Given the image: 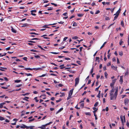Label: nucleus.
Returning <instances> with one entry per match:
<instances>
[{
    "instance_id": "1",
    "label": "nucleus",
    "mask_w": 129,
    "mask_h": 129,
    "mask_svg": "<svg viewBox=\"0 0 129 129\" xmlns=\"http://www.w3.org/2000/svg\"><path fill=\"white\" fill-rule=\"evenodd\" d=\"M73 89H72L70 90L69 91V95L68 98H67V100H68L70 99L72 97L71 96L72 95L73 92Z\"/></svg>"
},
{
    "instance_id": "2",
    "label": "nucleus",
    "mask_w": 129,
    "mask_h": 129,
    "mask_svg": "<svg viewBox=\"0 0 129 129\" xmlns=\"http://www.w3.org/2000/svg\"><path fill=\"white\" fill-rule=\"evenodd\" d=\"M117 95H116L114 93V94L110 96V99L111 100H116V97Z\"/></svg>"
},
{
    "instance_id": "3",
    "label": "nucleus",
    "mask_w": 129,
    "mask_h": 129,
    "mask_svg": "<svg viewBox=\"0 0 129 129\" xmlns=\"http://www.w3.org/2000/svg\"><path fill=\"white\" fill-rule=\"evenodd\" d=\"M45 66H43L41 68H33V70H35V71H37L38 70H42L43 68H45Z\"/></svg>"
},
{
    "instance_id": "4",
    "label": "nucleus",
    "mask_w": 129,
    "mask_h": 129,
    "mask_svg": "<svg viewBox=\"0 0 129 129\" xmlns=\"http://www.w3.org/2000/svg\"><path fill=\"white\" fill-rule=\"evenodd\" d=\"M79 78H76L75 79V86H76V85L78 84L79 82Z\"/></svg>"
},
{
    "instance_id": "5",
    "label": "nucleus",
    "mask_w": 129,
    "mask_h": 129,
    "mask_svg": "<svg viewBox=\"0 0 129 129\" xmlns=\"http://www.w3.org/2000/svg\"><path fill=\"white\" fill-rule=\"evenodd\" d=\"M20 127L22 128H26L27 129H28V127L24 124H22V125L20 126Z\"/></svg>"
},
{
    "instance_id": "6",
    "label": "nucleus",
    "mask_w": 129,
    "mask_h": 129,
    "mask_svg": "<svg viewBox=\"0 0 129 129\" xmlns=\"http://www.w3.org/2000/svg\"><path fill=\"white\" fill-rule=\"evenodd\" d=\"M114 15H115V16L114 17V19L113 20L114 21L115 20H116L118 17L119 15V14H115Z\"/></svg>"
},
{
    "instance_id": "7",
    "label": "nucleus",
    "mask_w": 129,
    "mask_h": 129,
    "mask_svg": "<svg viewBox=\"0 0 129 129\" xmlns=\"http://www.w3.org/2000/svg\"><path fill=\"white\" fill-rule=\"evenodd\" d=\"M118 87H117L115 88V92L114 93L115 94H116V95H117L118 92Z\"/></svg>"
},
{
    "instance_id": "8",
    "label": "nucleus",
    "mask_w": 129,
    "mask_h": 129,
    "mask_svg": "<svg viewBox=\"0 0 129 129\" xmlns=\"http://www.w3.org/2000/svg\"><path fill=\"white\" fill-rule=\"evenodd\" d=\"M120 118L121 119V120L122 122V124L123 126H124V122L123 121V116L122 115H121L120 116Z\"/></svg>"
},
{
    "instance_id": "9",
    "label": "nucleus",
    "mask_w": 129,
    "mask_h": 129,
    "mask_svg": "<svg viewBox=\"0 0 129 129\" xmlns=\"http://www.w3.org/2000/svg\"><path fill=\"white\" fill-rule=\"evenodd\" d=\"M129 101V100L127 99H126L124 100V103L125 105H126L128 103V101Z\"/></svg>"
},
{
    "instance_id": "10",
    "label": "nucleus",
    "mask_w": 129,
    "mask_h": 129,
    "mask_svg": "<svg viewBox=\"0 0 129 129\" xmlns=\"http://www.w3.org/2000/svg\"><path fill=\"white\" fill-rule=\"evenodd\" d=\"M12 31L14 33H16L17 31L12 27L11 29Z\"/></svg>"
},
{
    "instance_id": "11",
    "label": "nucleus",
    "mask_w": 129,
    "mask_h": 129,
    "mask_svg": "<svg viewBox=\"0 0 129 129\" xmlns=\"http://www.w3.org/2000/svg\"><path fill=\"white\" fill-rule=\"evenodd\" d=\"M119 81L120 82V83L121 84H122V83L123 81L122 77V76H120V79L119 80Z\"/></svg>"
},
{
    "instance_id": "12",
    "label": "nucleus",
    "mask_w": 129,
    "mask_h": 129,
    "mask_svg": "<svg viewBox=\"0 0 129 129\" xmlns=\"http://www.w3.org/2000/svg\"><path fill=\"white\" fill-rule=\"evenodd\" d=\"M45 126L44 125H42L41 126L38 127V128L42 129H45Z\"/></svg>"
},
{
    "instance_id": "13",
    "label": "nucleus",
    "mask_w": 129,
    "mask_h": 129,
    "mask_svg": "<svg viewBox=\"0 0 129 129\" xmlns=\"http://www.w3.org/2000/svg\"><path fill=\"white\" fill-rule=\"evenodd\" d=\"M26 99H29V98L28 97L25 96V97H24V98L23 99V100H26V101H28V100H27Z\"/></svg>"
},
{
    "instance_id": "14",
    "label": "nucleus",
    "mask_w": 129,
    "mask_h": 129,
    "mask_svg": "<svg viewBox=\"0 0 129 129\" xmlns=\"http://www.w3.org/2000/svg\"><path fill=\"white\" fill-rule=\"evenodd\" d=\"M107 43V42H104L102 46L100 48V49H102L103 47H104L105 45Z\"/></svg>"
},
{
    "instance_id": "15",
    "label": "nucleus",
    "mask_w": 129,
    "mask_h": 129,
    "mask_svg": "<svg viewBox=\"0 0 129 129\" xmlns=\"http://www.w3.org/2000/svg\"><path fill=\"white\" fill-rule=\"evenodd\" d=\"M63 109V108H60L57 112L56 113V114L58 113L59 112H61V111H62Z\"/></svg>"
},
{
    "instance_id": "16",
    "label": "nucleus",
    "mask_w": 129,
    "mask_h": 129,
    "mask_svg": "<svg viewBox=\"0 0 129 129\" xmlns=\"http://www.w3.org/2000/svg\"><path fill=\"white\" fill-rule=\"evenodd\" d=\"M37 46L38 47L40 48L41 50L44 51H45V50L43 48H42L41 46L38 45Z\"/></svg>"
},
{
    "instance_id": "17",
    "label": "nucleus",
    "mask_w": 129,
    "mask_h": 129,
    "mask_svg": "<svg viewBox=\"0 0 129 129\" xmlns=\"http://www.w3.org/2000/svg\"><path fill=\"white\" fill-rule=\"evenodd\" d=\"M121 25L123 27H124V23H123V21H122L121 22Z\"/></svg>"
},
{
    "instance_id": "18",
    "label": "nucleus",
    "mask_w": 129,
    "mask_h": 129,
    "mask_svg": "<svg viewBox=\"0 0 129 129\" xmlns=\"http://www.w3.org/2000/svg\"><path fill=\"white\" fill-rule=\"evenodd\" d=\"M25 70H32L33 69H32L30 68H25L24 69Z\"/></svg>"
},
{
    "instance_id": "19",
    "label": "nucleus",
    "mask_w": 129,
    "mask_h": 129,
    "mask_svg": "<svg viewBox=\"0 0 129 129\" xmlns=\"http://www.w3.org/2000/svg\"><path fill=\"white\" fill-rule=\"evenodd\" d=\"M116 80L117 79H114L112 81V83L114 84L116 82Z\"/></svg>"
},
{
    "instance_id": "20",
    "label": "nucleus",
    "mask_w": 129,
    "mask_h": 129,
    "mask_svg": "<svg viewBox=\"0 0 129 129\" xmlns=\"http://www.w3.org/2000/svg\"><path fill=\"white\" fill-rule=\"evenodd\" d=\"M84 14H77V16L78 17H82L83 16Z\"/></svg>"
},
{
    "instance_id": "21",
    "label": "nucleus",
    "mask_w": 129,
    "mask_h": 129,
    "mask_svg": "<svg viewBox=\"0 0 129 129\" xmlns=\"http://www.w3.org/2000/svg\"><path fill=\"white\" fill-rule=\"evenodd\" d=\"M85 115H87L90 116L91 115L90 113L89 112H85Z\"/></svg>"
},
{
    "instance_id": "22",
    "label": "nucleus",
    "mask_w": 129,
    "mask_h": 129,
    "mask_svg": "<svg viewBox=\"0 0 129 129\" xmlns=\"http://www.w3.org/2000/svg\"><path fill=\"white\" fill-rule=\"evenodd\" d=\"M21 81V80H16L14 81V82L15 83H18L20 82Z\"/></svg>"
},
{
    "instance_id": "23",
    "label": "nucleus",
    "mask_w": 129,
    "mask_h": 129,
    "mask_svg": "<svg viewBox=\"0 0 129 129\" xmlns=\"http://www.w3.org/2000/svg\"><path fill=\"white\" fill-rule=\"evenodd\" d=\"M105 76V78H107V76H108V74L106 72H105L104 73Z\"/></svg>"
},
{
    "instance_id": "24",
    "label": "nucleus",
    "mask_w": 129,
    "mask_h": 129,
    "mask_svg": "<svg viewBox=\"0 0 129 129\" xmlns=\"http://www.w3.org/2000/svg\"><path fill=\"white\" fill-rule=\"evenodd\" d=\"M60 93H61V94L60 95V96L61 97H62L64 95H65V94H64V93H61V92H60Z\"/></svg>"
},
{
    "instance_id": "25",
    "label": "nucleus",
    "mask_w": 129,
    "mask_h": 129,
    "mask_svg": "<svg viewBox=\"0 0 129 129\" xmlns=\"http://www.w3.org/2000/svg\"><path fill=\"white\" fill-rule=\"evenodd\" d=\"M120 11L121 9L120 8H119L118 10L116 12V13L117 14H118L119 15Z\"/></svg>"
},
{
    "instance_id": "26",
    "label": "nucleus",
    "mask_w": 129,
    "mask_h": 129,
    "mask_svg": "<svg viewBox=\"0 0 129 129\" xmlns=\"http://www.w3.org/2000/svg\"><path fill=\"white\" fill-rule=\"evenodd\" d=\"M73 26H77V23L75 22H74L73 25Z\"/></svg>"
},
{
    "instance_id": "27",
    "label": "nucleus",
    "mask_w": 129,
    "mask_h": 129,
    "mask_svg": "<svg viewBox=\"0 0 129 129\" xmlns=\"http://www.w3.org/2000/svg\"><path fill=\"white\" fill-rule=\"evenodd\" d=\"M114 83H111L110 84V86L111 87V88H113V87L114 85Z\"/></svg>"
},
{
    "instance_id": "28",
    "label": "nucleus",
    "mask_w": 129,
    "mask_h": 129,
    "mask_svg": "<svg viewBox=\"0 0 129 129\" xmlns=\"http://www.w3.org/2000/svg\"><path fill=\"white\" fill-rule=\"evenodd\" d=\"M4 120H5V118L4 117L0 116V120L2 121Z\"/></svg>"
},
{
    "instance_id": "29",
    "label": "nucleus",
    "mask_w": 129,
    "mask_h": 129,
    "mask_svg": "<svg viewBox=\"0 0 129 129\" xmlns=\"http://www.w3.org/2000/svg\"><path fill=\"white\" fill-rule=\"evenodd\" d=\"M111 68H113V69H114V70H115L116 69V70H117V69H116V68L114 66H111Z\"/></svg>"
},
{
    "instance_id": "30",
    "label": "nucleus",
    "mask_w": 129,
    "mask_h": 129,
    "mask_svg": "<svg viewBox=\"0 0 129 129\" xmlns=\"http://www.w3.org/2000/svg\"><path fill=\"white\" fill-rule=\"evenodd\" d=\"M98 104V102H96L95 103L94 105V106L95 107H96Z\"/></svg>"
},
{
    "instance_id": "31",
    "label": "nucleus",
    "mask_w": 129,
    "mask_h": 129,
    "mask_svg": "<svg viewBox=\"0 0 129 129\" xmlns=\"http://www.w3.org/2000/svg\"><path fill=\"white\" fill-rule=\"evenodd\" d=\"M37 12V11L36 10H33L30 11L31 13H36Z\"/></svg>"
},
{
    "instance_id": "32",
    "label": "nucleus",
    "mask_w": 129,
    "mask_h": 129,
    "mask_svg": "<svg viewBox=\"0 0 129 129\" xmlns=\"http://www.w3.org/2000/svg\"><path fill=\"white\" fill-rule=\"evenodd\" d=\"M40 39H39L38 38H33L31 40H40Z\"/></svg>"
},
{
    "instance_id": "33",
    "label": "nucleus",
    "mask_w": 129,
    "mask_h": 129,
    "mask_svg": "<svg viewBox=\"0 0 129 129\" xmlns=\"http://www.w3.org/2000/svg\"><path fill=\"white\" fill-rule=\"evenodd\" d=\"M105 19L106 20H110V18L109 17L106 16Z\"/></svg>"
},
{
    "instance_id": "34",
    "label": "nucleus",
    "mask_w": 129,
    "mask_h": 129,
    "mask_svg": "<svg viewBox=\"0 0 129 129\" xmlns=\"http://www.w3.org/2000/svg\"><path fill=\"white\" fill-rule=\"evenodd\" d=\"M34 57L35 58H40V57L39 55H34Z\"/></svg>"
},
{
    "instance_id": "35",
    "label": "nucleus",
    "mask_w": 129,
    "mask_h": 129,
    "mask_svg": "<svg viewBox=\"0 0 129 129\" xmlns=\"http://www.w3.org/2000/svg\"><path fill=\"white\" fill-rule=\"evenodd\" d=\"M119 55L121 56H122L123 55V53L122 51H121L119 52Z\"/></svg>"
},
{
    "instance_id": "36",
    "label": "nucleus",
    "mask_w": 129,
    "mask_h": 129,
    "mask_svg": "<svg viewBox=\"0 0 129 129\" xmlns=\"http://www.w3.org/2000/svg\"><path fill=\"white\" fill-rule=\"evenodd\" d=\"M78 38V37L76 36H75L72 38V39H76Z\"/></svg>"
},
{
    "instance_id": "37",
    "label": "nucleus",
    "mask_w": 129,
    "mask_h": 129,
    "mask_svg": "<svg viewBox=\"0 0 129 129\" xmlns=\"http://www.w3.org/2000/svg\"><path fill=\"white\" fill-rule=\"evenodd\" d=\"M51 4H52V5H54L55 7H56L57 6V5L56 4H55V3H51Z\"/></svg>"
},
{
    "instance_id": "38",
    "label": "nucleus",
    "mask_w": 129,
    "mask_h": 129,
    "mask_svg": "<svg viewBox=\"0 0 129 129\" xmlns=\"http://www.w3.org/2000/svg\"><path fill=\"white\" fill-rule=\"evenodd\" d=\"M29 34H35V35H38V34H37V33H29Z\"/></svg>"
},
{
    "instance_id": "39",
    "label": "nucleus",
    "mask_w": 129,
    "mask_h": 129,
    "mask_svg": "<svg viewBox=\"0 0 129 129\" xmlns=\"http://www.w3.org/2000/svg\"><path fill=\"white\" fill-rule=\"evenodd\" d=\"M114 87H113L112 88V89L111 90H110V91L112 92V93L113 92L114 93Z\"/></svg>"
},
{
    "instance_id": "40",
    "label": "nucleus",
    "mask_w": 129,
    "mask_h": 129,
    "mask_svg": "<svg viewBox=\"0 0 129 129\" xmlns=\"http://www.w3.org/2000/svg\"><path fill=\"white\" fill-rule=\"evenodd\" d=\"M25 74L27 76H32V75L30 73H28V74L25 73Z\"/></svg>"
},
{
    "instance_id": "41",
    "label": "nucleus",
    "mask_w": 129,
    "mask_h": 129,
    "mask_svg": "<svg viewBox=\"0 0 129 129\" xmlns=\"http://www.w3.org/2000/svg\"><path fill=\"white\" fill-rule=\"evenodd\" d=\"M101 86V85H100L98 87L96 88L95 90V91H98L100 87Z\"/></svg>"
},
{
    "instance_id": "42",
    "label": "nucleus",
    "mask_w": 129,
    "mask_h": 129,
    "mask_svg": "<svg viewBox=\"0 0 129 129\" xmlns=\"http://www.w3.org/2000/svg\"><path fill=\"white\" fill-rule=\"evenodd\" d=\"M51 53L53 54H58L59 53V52H51Z\"/></svg>"
},
{
    "instance_id": "43",
    "label": "nucleus",
    "mask_w": 129,
    "mask_h": 129,
    "mask_svg": "<svg viewBox=\"0 0 129 129\" xmlns=\"http://www.w3.org/2000/svg\"><path fill=\"white\" fill-rule=\"evenodd\" d=\"M84 103H82L80 105V107H82V108H83L84 107Z\"/></svg>"
},
{
    "instance_id": "44",
    "label": "nucleus",
    "mask_w": 129,
    "mask_h": 129,
    "mask_svg": "<svg viewBox=\"0 0 129 129\" xmlns=\"http://www.w3.org/2000/svg\"><path fill=\"white\" fill-rule=\"evenodd\" d=\"M61 100H62V99H60L59 100H56V102L57 103H58V102H60Z\"/></svg>"
},
{
    "instance_id": "45",
    "label": "nucleus",
    "mask_w": 129,
    "mask_h": 129,
    "mask_svg": "<svg viewBox=\"0 0 129 129\" xmlns=\"http://www.w3.org/2000/svg\"><path fill=\"white\" fill-rule=\"evenodd\" d=\"M37 99V97H36L34 98V99L36 101V102H38L39 101V100Z\"/></svg>"
},
{
    "instance_id": "46",
    "label": "nucleus",
    "mask_w": 129,
    "mask_h": 129,
    "mask_svg": "<svg viewBox=\"0 0 129 129\" xmlns=\"http://www.w3.org/2000/svg\"><path fill=\"white\" fill-rule=\"evenodd\" d=\"M100 12V11L99 10H97L96 11L95 14H98V13H99Z\"/></svg>"
},
{
    "instance_id": "47",
    "label": "nucleus",
    "mask_w": 129,
    "mask_h": 129,
    "mask_svg": "<svg viewBox=\"0 0 129 129\" xmlns=\"http://www.w3.org/2000/svg\"><path fill=\"white\" fill-rule=\"evenodd\" d=\"M46 75V74H43L41 76H39L38 77H44Z\"/></svg>"
},
{
    "instance_id": "48",
    "label": "nucleus",
    "mask_w": 129,
    "mask_h": 129,
    "mask_svg": "<svg viewBox=\"0 0 129 129\" xmlns=\"http://www.w3.org/2000/svg\"><path fill=\"white\" fill-rule=\"evenodd\" d=\"M28 128H29L30 129H34V128H32L33 127H34V126H28Z\"/></svg>"
},
{
    "instance_id": "49",
    "label": "nucleus",
    "mask_w": 129,
    "mask_h": 129,
    "mask_svg": "<svg viewBox=\"0 0 129 129\" xmlns=\"http://www.w3.org/2000/svg\"><path fill=\"white\" fill-rule=\"evenodd\" d=\"M112 61H114V62H116V58L115 57H114L112 59Z\"/></svg>"
},
{
    "instance_id": "50",
    "label": "nucleus",
    "mask_w": 129,
    "mask_h": 129,
    "mask_svg": "<svg viewBox=\"0 0 129 129\" xmlns=\"http://www.w3.org/2000/svg\"><path fill=\"white\" fill-rule=\"evenodd\" d=\"M126 125L128 127H129V123L128 121H127L126 122Z\"/></svg>"
},
{
    "instance_id": "51",
    "label": "nucleus",
    "mask_w": 129,
    "mask_h": 129,
    "mask_svg": "<svg viewBox=\"0 0 129 129\" xmlns=\"http://www.w3.org/2000/svg\"><path fill=\"white\" fill-rule=\"evenodd\" d=\"M30 51L33 52H38V51H37L34 49L30 50Z\"/></svg>"
},
{
    "instance_id": "52",
    "label": "nucleus",
    "mask_w": 129,
    "mask_h": 129,
    "mask_svg": "<svg viewBox=\"0 0 129 129\" xmlns=\"http://www.w3.org/2000/svg\"><path fill=\"white\" fill-rule=\"evenodd\" d=\"M57 23H53V24H48V25H55Z\"/></svg>"
},
{
    "instance_id": "53",
    "label": "nucleus",
    "mask_w": 129,
    "mask_h": 129,
    "mask_svg": "<svg viewBox=\"0 0 129 129\" xmlns=\"http://www.w3.org/2000/svg\"><path fill=\"white\" fill-rule=\"evenodd\" d=\"M68 38V37H64L63 39V41H65Z\"/></svg>"
},
{
    "instance_id": "54",
    "label": "nucleus",
    "mask_w": 129,
    "mask_h": 129,
    "mask_svg": "<svg viewBox=\"0 0 129 129\" xmlns=\"http://www.w3.org/2000/svg\"><path fill=\"white\" fill-rule=\"evenodd\" d=\"M117 63L118 64L120 63L119 60L117 58Z\"/></svg>"
},
{
    "instance_id": "55",
    "label": "nucleus",
    "mask_w": 129,
    "mask_h": 129,
    "mask_svg": "<svg viewBox=\"0 0 129 129\" xmlns=\"http://www.w3.org/2000/svg\"><path fill=\"white\" fill-rule=\"evenodd\" d=\"M65 48V46H63V47H60L59 48V49L60 50H62V49L64 48Z\"/></svg>"
},
{
    "instance_id": "56",
    "label": "nucleus",
    "mask_w": 129,
    "mask_h": 129,
    "mask_svg": "<svg viewBox=\"0 0 129 129\" xmlns=\"http://www.w3.org/2000/svg\"><path fill=\"white\" fill-rule=\"evenodd\" d=\"M103 70L104 71H105L106 70V66H104L103 67Z\"/></svg>"
},
{
    "instance_id": "57",
    "label": "nucleus",
    "mask_w": 129,
    "mask_h": 129,
    "mask_svg": "<svg viewBox=\"0 0 129 129\" xmlns=\"http://www.w3.org/2000/svg\"><path fill=\"white\" fill-rule=\"evenodd\" d=\"M58 22L59 23L61 24H63L64 23V22H63V21H60L59 22Z\"/></svg>"
},
{
    "instance_id": "58",
    "label": "nucleus",
    "mask_w": 129,
    "mask_h": 129,
    "mask_svg": "<svg viewBox=\"0 0 129 129\" xmlns=\"http://www.w3.org/2000/svg\"><path fill=\"white\" fill-rule=\"evenodd\" d=\"M123 43V42L121 40L120 42L119 43L120 45H121Z\"/></svg>"
},
{
    "instance_id": "59",
    "label": "nucleus",
    "mask_w": 129,
    "mask_h": 129,
    "mask_svg": "<svg viewBox=\"0 0 129 129\" xmlns=\"http://www.w3.org/2000/svg\"><path fill=\"white\" fill-rule=\"evenodd\" d=\"M23 59L25 61L27 60V58L26 57H24L23 58Z\"/></svg>"
},
{
    "instance_id": "60",
    "label": "nucleus",
    "mask_w": 129,
    "mask_h": 129,
    "mask_svg": "<svg viewBox=\"0 0 129 129\" xmlns=\"http://www.w3.org/2000/svg\"><path fill=\"white\" fill-rule=\"evenodd\" d=\"M64 59L65 60H68L71 59L70 58L68 57H65L64 58Z\"/></svg>"
},
{
    "instance_id": "61",
    "label": "nucleus",
    "mask_w": 129,
    "mask_h": 129,
    "mask_svg": "<svg viewBox=\"0 0 129 129\" xmlns=\"http://www.w3.org/2000/svg\"><path fill=\"white\" fill-rule=\"evenodd\" d=\"M35 119V118H33L31 119H30L29 120V122H31L33 121Z\"/></svg>"
},
{
    "instance_id": "62",
    "label": "nucleus",
    "mask_w": 129,
    "mask_h": 129,
    "mask_svg": "<svg viewBox=\"0 0 129 129\" xmlns=\"http://www.w3.org/2000/svg\"><path fill=\"white\" fill-rule=\"evenodd\" d=\"M63 15L65 16H67V12H66L63 14Z\"/></svg>"
},
{
    "instance_id": "63",
    "label": "nucleus",
    "mask_w": 129,
    "mask_h": 129,
    "mask_svg": "<svg viewBox=\"0 0 129 129\" xmlns=\"http://www.w3.org/2000/svg\"><path fill=\"white\" fill-rule=\"evenodd\" d=\"M4 78L5 80L7 81H8V79L6 77H4Z\"/></svg>"
},
{
    "instance_id": "64",
    "label": "nucleus",
    "mask_w": 129,
    "mask_h": 129,
    "mask_svg": "<svg viewBox=\"0 0 129 129\" xmlns=\"http://www.w3.org/2000/svg\"><path fill=\"white\" fill-rule=\"evenodd\" d=\"M109 110V108L108 107H106L105 110L106 111H108Z\"/></svg>"
}]
</instances>
